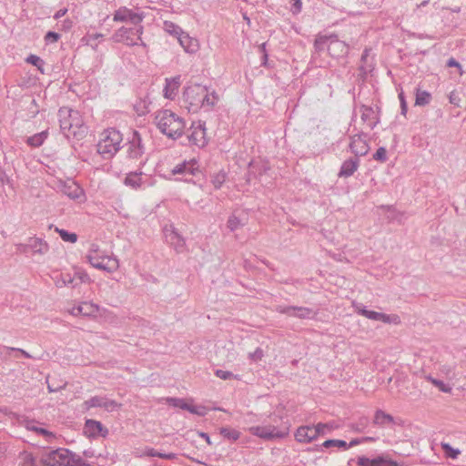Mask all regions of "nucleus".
<instances>
[{
	"mask_svg": "<svg viewBox=\"0 0 466 466\" xmlns=\"http://www.w3.org/2000/svg\"><path fill=\"white\" fill-rule=\"evenodd\" d=\"M183 102L188 112L197 113L200 109L210 111L218 102V96L207 86L187 84L184 88Z\"/></svg>",
	"mask_w": 466,
	"mask_h": 466,
	"instance_id": "nucleus-1",
	"label": "nucleus"
},
{
	"mask_svg": "<svg viewBox=\"0 0 466 466\" xmlns=\"http://www.w3.org/2000/svg\"><path fill=\"white\" fill-rule=\"evenodd\" d=\"M155 123L163 135L172 139L180 137L186 128L185 119L168 109L157 111Z\"/></svg>",
	"mask_w": 466,
	"mask_h": 466,
	"instance_id": "nucleus-2",
	"label": "nucleus"
},
{
	"mask_svg": "<svg viewBox=\"0 0 466 466\" xmlns=\"http://www.w3.org/2000/svg\"><path fill=\"white\" fill-rule=\"evenodd\" d=\"M60 128L66 137H82L86 132L80 113L70 107L63 106L58 110Z\"/></svg>",
	"mask_w": 466,
	"mask_h": 466,
	"instance_id": "nucleus-3",
	"label": "nucleus"
},
{
	"mask_svg": "<svg viewBox=\"0 0 466 466\" xmlns=\"http://www.w3.org/2000/svg\"><path fill=\"white\" fill-rule=\"evenodd\" d=\"M86 258L92 267L107 273H113L119 268L118 259L115 256L110 255L107 251L102 249L96 243H91L89 245Z\"/></svg>",
	"mask_w": 466,
	"mask_h": 466,
	"instance_id": "nucleus-4",
	"label": "nucleus"
},
{
	"mask_svg": "<svg viewBox=\"0 0 466 466\" xmlns=\"http://www.w3.org/2000/svg\"><path fill=\"white\" fill-rule=\"evenodd\" d=\"M123 136L116 128L104 130L97 143V152L105 158L114 157L122 147Z\"/></svg>",
	"mask_w": 466,
	"mask_h": 466,
	"instance_id": "nucleus-5",
	"label": "nucleus"
},
{
	"mask_svg": "<svg viewBox=\"0 0 466 466\" xmlns=\"http://www.w3.org/2000/svg\"><path fill=\"white\" fill-rule=\"evenodd\" d=\"M144 33L143 25L133 27L121 26L113 35L112 38L116 43H123L127 46H141L146 47L147 45L142 40Z\"/></svg>",
	"mask_w": 466,
	"mask_h": 466,
	"instance_id": "nucleus-6",
	"label": "nucleus"
},
{
	"mask_svg": "<svg viewBox=\"0 0 466 466\" xmlns=\"http://www.w3.org/2000/svg\"><path fill=\"white\" fill-rule=\"evenodd\" d=\"M70 314L73 316H85V317H92V318H102L110 323L114 322L116 317L113 313L106 309L100 308L98 305L91 302V301H83L77 306L73 307L69 310Z\"/></svg>",
	"mask_w": 466,
	"mask_h": 466,
	"instance_id": "nucleus-7",
	"label": "nucleus"
},
{
	"mask_svg": "<svg viewBox=\"0 0 466 466\" xmlns=\"http://www.w3.org/2000/svg\"><path fill=\"white\" fill-rule=\"evenodd\" d=\"M353 307L357 314L371 320L393 325H399L401 322L400 316L397 314H385L382 312L370 310L360 303H354Z\"/></svg>",
	"mask_w": 466,
	"mask_h": 466,
	"instance_id": "nucleus-8",
	"label": "nucleus"
},
{
	"mask_svg": "<svg viewBox=\"0 0 466 466\" xmlns=\"http://www.w3.org/2000/svg\"><path fill=\"white\" fill-rule=\"evenodd\" d=\"M248 431L255 436L264 440H272L276 438H284L288 434V427H280L279 425H262L253 426Z\"/></svg>",
	"mask_w": 466,
	"mask_h": 466,
	"instance_id": "nucleus-9",
	"label": "nucleus"
},
{
	"mask_svg": "<svg viewBox=\"0 0 466 466\" xmlns=\"http://www.w3.org/2000/svg\"><path fill=\"white\" fill-rule=\"evenodd\" d=\"M145 18V14L143 12L137 13L134 12L132 9L127 6H121L117 10L115 11L113 15L114 22H129L134 26L142 25V21Z\"/></svg>",
	"mask_w": 466,
	"mask_h": 466,
	"instance_id": "nucleus-10",
	"label": "nucleus"
},
{
	"mask_svg": "<svg viewBox=\"0 0 466 466\" xmlns=\"http://www.w3.org/2000/svg\"><path fill=\"white\" fill-rule=\"evenodd\" d=\"M276 311L289 317L301 319H314L316 316V311L313 309L307 307L279 305L276 307Z\"/></svg>",
	"mask_w": 466,
	"mask_h": 466,
	"instance_id": "nucleus-11",
	"label": "nucleus"
},
{
	"mask_svg": "<svg viewBox=\"0 0 466 466\" xmlns=\"http://www.w3.org/2000/svg\"><path fill=\"white\" fill-rule=\"evenodd\" d=\"M127 156L129 158L140 159L145 153V147L142 143V137L137 131H133L127 143Z\"/></svg>",
	"mask_w": 466,
	"mask_h": 466,
	"instance_id": "nucleus-12",
	"label": "nucleus"
},
{
	"mask_svg": "<svg viewBox=\"0 0 466 466\" xmlns=\"http://www.w3.org/2000/svg\"><path fill=\"white\" fill-rule=\"evenodd\" d=\"M86 410L91 408H103L106 411H113L119 407V404L106 396H94L84 402Z\"/></svg>",
	"mask_w": 466,
	"mask_h": 466,
	"instance_id": "nucleus-13",
	"label": "nucleus"
},
{
	"mask_svg": "<svg viewBox=\"0 0 466 466\" xmlns=\"http://www.w3.org/2000/svg\"><path fill=\"white\" fill-rule=\"evenodd\" d=\"M351 152L356 156L355 157H363L367 155L370 147L367 140V135L361 133L351 137L350 143Z\"/></svg>",
	"mask_w": 466,
	"mask_h": 466,
	"instance_id": "nucleus-14",
	"label": "nucleus"
},
{
	"mask_svg": "<svg viewBox=\"0 0 466 466\" xmlns=\"http://www.w3.org/2000/svg\"><path fill=\"white\" fill-rule=\"evenodd\" d=\"M60 190L71 199L83 201L85 198L84 190L73 180L61 182Z\"/></svg>",
	"mask_w": 466,
	"mask_h": 466,
	"instance_id": "nucleus-15",
	"label": "nucleus"
},
{
	"mask_svg": "<svg viewBox=\"0 0 466 466\" xmlns=\"http://www.w3.org/2000/svg\"><path fill=\"white\" fill-rule=\"evenodd\" d=\"M31 250L34 254L44 255L48 251V245L46 241L39 238H31L27 244H20L19 250L26 252Z\"/></svg>",
	"mask_w": 466,
	"mask_h": 466,
	"instance_id": "nucleus-16",
	"label": "nucleus"
},
{
	"mask_svg": "<svg viewBox=\"0 0 466 466\" xmlns=\"http://www.w3.org/2000/svg\"><path fill=\"white\" fill-rule=\"evenodd\" d=\"M401 420L395 419L390 414L382 410H377L374 413L372 423L379 428L390 427L392 425H400Z\"/></svg>",
	"mask_w": 466,
	"mask_h": 466,
	"instance_id": "nucleus-17",
	"label": "nucleus"
},
{
	"mask_svg": "<svg viewBox=\"0 0 466 466\" xmlns=\"http://www.w3.org/2000/svg\"><path fill=\"white\" fill-rule=\"evenodd\" d=\"M188 140L198 147H202L207 144L204 124L199 122L197 125H192L190 134L188 135Z\"/></svg>",
	"mask_w": 466,
	"mask_h": 466,
	"instance_id": "nucleus-18",
	"label": "nucleus"
},
{
	"mask_svg": "<svg viewBox=\"0 0 466 466\" xmlns=\"http://www.w3.org/2000/svg\"><path fill=\"white\" fill-rule=\"evenodd\" d=\"M198 171V165L196 160L183 161L171 169V175H182L184 177L193 176Z\"/></svg>",
	"mask_w": 466,
	"mask_h": 466,
	"instance_id": "nucleus-19",
	"label": "nucleus"
},
{
	"mask_svg": "<svg viewBox=\"0 0 466 466\" xmlns=\"http://www.w3.org/2000/svg\"><path fill=\"white\" fill-rule=\"evenodd\" d=\"M167 403L174 407H178L182 410H188L192 414H197L199 416H204L206 414V408L203 406H196V405H190L187 403L182 399L177 398H168Z\"/></svg>",
	"mask_w": 466,
	"mask_h": 466,
	"instance_id": "nucleus-20",
	"label": "nucleus"
},
{
	"mask_svg": "<svg viewBox=\"0 0 466 466\" xmlns=\"http://www.w3.org/2000/svg\"><path fill=\"white\" fill-rule=\"evenodd\" d=\"M85 434L88 437H97L99 435L105 437L108 431L105 429L100 421L94 420H86L84 428Z\"/></svg>",
	"mask_w": 466,
	"mask_h": 466,
	"instance_id": "nucleus-21",
	"label": "nucleus"
},
{
	"mask_svg": "<svg viewBox=\"0 0 466 466\" xmlns=\"http://www.w3.org/2000/svg\"><path fill=\"white\" fill-rule=\"evenodd\" d=\"M180 84V76H177L171 78H166V85L163 89L164 96L170 100L175 99V97L177 95Z\"/></svg>",
	"mask_w": 466,
	"mask_h": 466,
	"instance_id": "nucleus-22",
	"label": "nucleus"
},
{
	"mask_svg": "<svg viewBox=\"0 0 466 466\" xmlns=\"http://www.w3.org/2000/svg\"><path fill=\"white\" fill-rule=\"evenodd\" d=\"M360 167L359 157H350L346 159L340 167L339 177H351Z\"/></svg>",
	"mask_w": 466,
	"mask_h": 466,
	"instance_id": "nucleus-23",
	"label": "nucleus"
},
{
	"mask_svg": "<svg viewBox=\"0 0 466 466\" xmlns=\"http://www.w3.org/2000/svg\"><path fill=\"white\" fill-rule=\"evenodd\" d=\"M296 440L299 442H310L317 439L316 430L313 426L299 427L295 434Z\"/></svg>",
	"mask_w": 466,
	"mask_h": 466,
	"instance_id": "nucleus-24",
	"label": "nucleus"
},
{
	"mask_svg": "<svg viewBox=\"0 0 466 466\" xmlns=\"http://www.w3.org/2000/svg\"><path fill=\"white\" fill-rule=\"evenodd\" d=\"M359 466H397L395 462L388 461L385 458L379 456L374 459H370L365 456L358 458Z\"/></svg>",
	"mask_w": 466,
	"mask_h": 466,
	"instance_id": "nucleus-25",
	"label": "nucleus"
},
{
	"mask_svg": "<svg viewBox=\"0 0 466 466\" xmlns=\"http://www.w3.org/2000/svg\"><path fill=\"white\" fill-rule=\"evenodd\" d=\"M178 43L185 50V52L188 54H194L198 49V40L189 36V35L184 32L178 38Z\"/></svg>",
	"mask_w": 466,
	"mask_h": 466,
	"instance_id": "nucleus-26",
	"label": "nucleus"
},
{
	"mask_svg": "<svg viewBox=\"0 0 466 466\" xmlns=\"http://www.w3.org/2000/svg\"><path fill=\"white\" fill-rule=\"evenodd\" d=\"M361 112V120L370 128L373 129L378 122L379 119L377 117V114L374 111V109L370 106H361L360 107Z\"/></svg>",
	"mask_w": 466,
	"mask_h": 466,
	"instance_id": "nucleus-27",
	"label": "nucleus"
},
{
	"mask_svg": "<svg viewBox=\"0 0 466 466\" xmlns=\"http://www.w3.org/2000/svg\"><path fill=\"white\" fill-rule=\"evenodd\" d=\"M328 51L332 56H342L349 51V46L343 41L332 38L329 41Z\"/></svg>",
	"mask_w": 466,
	"mask_h": 466,
	"instance_id": "nucleus-28",
	"label": "nucleus"
},
{
	"mask_svg": "<svg viewBox=\"0 0 466 466\" xmlns=\"http://www.w3.org/2000/svg\"><path fill=\"white\" fill-rule=\"evenodd\" d=\"M167 241L174 247L177 252H182L185 247L184 238L174 229L166 232Z\"/></svg>",
	"mask_w": 466,
	"mask_h": 466,
	"instance_id": "nucleus-29",
	"label": "nucleus"
},
{
	"mask_svg": "<svg viewBox=\"0 0 466 466\" xmlns=\"http://www.w3.org/2000/svg\"><path fill=\"white\" fill-rule=\"evenodd\" d=\"M142 174L143 173L141 171L129 172L124 179V184L127 187H129L133 189L140 188L142 186V178H141Z\"/></svg>",
	"mask_w": 466,
	"mask_h": 466,
	"instance_id": "nucleus-30",
	"label": "nucleus"
},
{
	"mask_svg": "<svg viewBox=\"0 0 466 466\" xmlns=\"http://www.w3.org/2000/svg\"><path fill=\"white\" fill-rule=\"evenodd\" d=\"M11 352H19L21 355L27 359L33 358L27 351L20 348L0 346V360H7Z\"/></svg>",
	"mask_w": 466,
	"mask_h": 466,
	"instance_id": "nucleus-31",
	"label": "nucleus"
},
{
	"mask_svg": "<svg viewBox=\"0 0 466 466\" xmlns=\"http://www.w3.org/2000/svg\"><path fill=\"white\" fill-rule=\"evenodd\" d=\"M48 137V131L44 130L40 133L35 134L26 139V143L33 147H38L44 144Z\"/></svg>",
	"mask_w": 466,
	"mask_h": 466,
	"instance_id": "nucleus-32",
	"label": "nucleus"
},
{
	"mask_svg": "<svg viewBox=\"0 0 466 466\" xmlns=\"http://www.w3.org/2000/svg\"><path fill=\"white\" fill-rule=\"evenodd\" d=\"M163 28L167 33L176 36L177 38H178L184 33L180 26L171 21H165Z\"/></svg>",
	"mask_w": 466,
	"mask_h": 466,
	"instance_id": "nucleus-33",
	"label": "nucleus"
},
{
	"mask_svg": "<svg viewBox=\"0 0 466 466\" xmlns=\"http://www.w3.org/2000/svg\"><path fill=\"white\" fill-rule=\"evenodd\" d=\"M431 95L428 91H421L420 89L416 92L415 105L426 106L431 102Z\"/></svg>",
	"mask_w": 466,
	"mask_h": 466,
	"instance_id": "nucleus-34",
	"label": "nucleus"
},
{
	"mask_svg": "<svg viewBox=\"0 0 466 466\" xmlns=\"http://www.w3.org/2000/svg\"><path fill=\"white\" fill-rule=\"evenodd\" d=\"M103 35L99 33L87 35L83 38L86 45L90 46L93 49H96L99 40L103 38Z\"/></svg>",
	"mask_w": 466,
	"mask_h": 466,
	"instance_id": "nucleus-35",
	"label": "nucleus"
},
{
	"mask_svg": "<svg viewBox=\"0 0 466 466\" xmlns=\"http://www.w3.org/2000/svg\"><path fill=\"white\" fill-rule=\"evenodd\" d=\"M378 440L377 437H361V438H355L352 439L349 443L346 442V450H349L350 448H352L356 445H360L365 442H373Z\"/></svg>",
	"mask_w": 466,
	"mask_h": 466,
	"instance_id": "nucleus-36",
	"label": "nucleus"
},
{
	"mask_svg": "<svg viewBox=\"0 0 466 466\" xmlns=\"http://www.w3.org/2000/svg\"><path fill=\"white\" fill-rule=\"evenodd\" d=\"M244 223L235 215H231L227 222V227L230 231H235L240 228Z\"/></svg>",
	"mask_w": 466,
	"mask_h": 466,
	"instance_id": "nucleus-37",
	"label": "nucleus"
},
{
	"mask_svg": "<svg viewBox=\"0 0 466 466\" xmlns=\"http://www.w3.org/2000/svg\"><path fill=\"white\" fill-rule=\"evenodd\" d=\"M219 432L224 438L230 441H237L240 437L239 431L229 428H221Z\"/></svg>",
	"mask_w": 466,
	"mask_h": 466,
	"instance_id": "nucleus-38",
	"label": "nucleus"
},
{
	"mask_svg": "<svg viewBox=\"0 0 466 466\" xmlns=\"http://www.w3.org/2000/svg\"><path fill=\"white\" fill-rule=\"evenodd\" d=\"M227 175L224 171H219L212 176L211 182L215 188H220L226 181Z\"/></svg>",
	"mask_w": 466,
	"mask_h": 466,
	"instance_id": "nucleus-39",
	"label": "nucleus"
},
{
	"mask_svg": "<svg viewBox=\"0 0 466 466\" xmlns=\"http://www.w3.org/2000/svg\"><path fill=\"white\" fill-rule=\"evenodd\" d=\"M441 445L442 450L444 451V452L446 453V455L449 458L456 459L459 456V454L461 453L460 450L452 448L447 442H441Z\"/></svg>",
	"mask_w": 466,
	"mask_h": 466,
	"instance_id": "nucleus-40",
	"label": "nucleus"
},
{
	"mask_svg": "<svg viewBox=\"0 0 466 466\" xmlns=\"http://www.w3.org/2000/svg\"><path fill=\"white\" fill-rule=\"evenodd\" d=\"M324 448L336 447L346 451V441L342 440H327L322 443Z\"/></svg>",
	"mask_w": 466,
	"mask_h": 466,
	"instance_id": "nucleus-41",
	"label": "nucleus"
},
{
	"mask_svg": "<svg viewBox=\"0 0 466 466\" xmlns=\"http://www.w3.org/2000/svg\"><path fill=\"white\" fill-rule=\"evenodd\" d=\"M61 238L66 242L75 243L77 240V236L75 233H70L65 229L56 228Z\"/></svg>",
	"mask_w": 466,
	"mask_h": 466,
	"instance_id": "nucleus-42",
	"label": "nucleus"
},
{
	"mask_svg": "<svg viewBox=\"0 0 466 466\" xmlns=\"http://www.w3.org/2000/svg\"><path fill=\"white\" fill-rule=\"evenodd\" d=\"M427 380L431 381L434 386H436L442 392H450L451 390V387L446 385L442 380L432 378L431 376H428Z\"/></svg>",
	"mask_w": 466,
	"mask_h": 466,
	"instance_id": "nucleus-43",
	"label": "nucleus"
},
{
	"mask_svg": "<svg viewBox=\"0 0 466 466\" xmlns=\"http://www.w3.org/2000/svg\"><path fill=\"white\" fill-rule=\"evenodd\" d=\"M21 466H36L34 457L31 453L24 452L20 455Z\"/></svg>",
	"mask_w": 466,
	"mask_h": 466,
	"instance_id": "nucleus-44",
	"label": "nucleus"
},
{
	"mask_svg": "<svg viewBox=\"0 0 466 466\" xmlns=\"http://www.w3.org/2000/svg\"><path fill=\"white\" fill-rule=\"evenodd\" d=\"M76 280L80 283H89L91 281L88 274L82 269H76L75 272Z\"/></svg>",
	"mask_w": 466,
	"mask_h": 466,
	"instance_id": "nucleus-45",
	"label": "nucleus"
},
{
	"mask_svg": "<svg viewBox=\"0 0 466 466\" xmlns=\"http://www.w3.org/2000/svg\"><path fill=\"white\" fill-rule=\"evenodd\" d=\"M313 427H314V430H316L317 438L320 435L328 434L332 431V427L329 426L328 424H324V423H318L317 425H315Z\"/></svg>",
	"mask_w": 466,
	"mask_h": 466,
	"instance_id": "nucleus-46",
	"label": "nucleus"
},
{
	"mask_svg": "<svg viewBox=\"0 0 466 466\" xmlns=\"http://www.w3.org/2000/svg\"><path fill=\"white\" fill-rule=\"evenodd\" d=\"M373 159L382 163L386 162L388 159L386 148L384 147H379L373 155Z\"/></svg>",
	"mask_w": 466,
	"mask_h": 466,
	"instance_id": "nucleus-47",
	"label": "nucleus"
},
{
	"mask_svg": "<svg viewBox=\"0 0 466 466\" xmlns=\"http://www.w3.org/2000/svg\"><path fill=\"white\" fill-rule=\"evenodd\" d=\"M215 375L223 380H231V379H237L238 376L233 374L231 371H228V370H217L215 371Z\"/></svg>",
	"mask_w": 466,
	"mask_h": 466,
	"instance_id": "nucleus-48",
	"label": "nucleus"
},
{
	"mask_svg": "<svg viewBox=\"0 0 466 466\" xmlns=\"http://www.w3.org/2000/svg\"><path fill=\"white\" fill-rule=\"evenodd\" d=\"M26 61L37 67H39L40 66H42L44 64L43 60L35 56V55H30L27 58H26Z\"/></svg>",
	"mask_w": 466,
	"mask_h": 466,
	"instance_id": "nucleus-49",
	"label": "nucleus"
},
{
	"mask_svg": "<svg viewBox=\"0 0 466 466\" xmlns=\"http://www.w3.org/2000/svg\"><path fill=\"white\" fill-rule=\"evenodd\" d=\"M59 38H60L59 34H57L56 32H52V31L47 32L45 36V40L46 42H50V43H56L58 41Z\"/></svg>",
	"mask_w": 466,
	"mask_h": 466,
	"instance_id": "nucleus-50",
	"label": "nucleus"
},
{
	"mask_svg": "<svg viewBox=\"0 0 466 466\" xmlns=\"http://www.w3.org/2000/svg\"><path fill=\"white\" fill-rule=\"evenodd\" d=\"M65 279L66 286H71L72 288H76L78 285V282L76 280V277L71 276L69 273H65Z\"/></svg>",
	"mask_w": 466,
	"mask_h": 466,
	"instance_id": "nucleus-51",
	"label": "nucleus"
},
{
	"mask_svg": "<svg viewBox=\"0 0 466 466\" xmlns=\"http://www.w3.org/2000/svg\"><path fill=\"white\" fill-rule=\"evenodd\" d=\"M263 357V350L258 348L254 352L249 353V359L253 361L260 360Z\"/></svg>",
	"mask_w": 466,
	"mask_h": 466,
	"instance_id": "nucleus-52",
	"label": "nucleus"
},
{
	"mask_svg": "<svg viewBox=\"0 0 466 466\" xmlns=\"http://www.w3.org/2000/svg\"><path fill=\"white\" fill-rule=\"evenodd\" d=\"M301 8H302V2L300 0H294V3L292 5V6H291L290 11L294 15H297V14H299L301 11Z\"/></svg>",
	"mask_w": 466,
	"mask_h": 466,
	"instance_id": "nucleus-53",
	"label": "nucleus"
},
{
	"mask_svg": "<svg viewBox=\"0 0 466 466\" xmlns=\"http://www.w3.org/2000/svg\"><path fill=\"white\" fill-rule=\"evenodd\" d=\"M64 275V273H61L59 276L56 278L55 284L57 288H63L66 286Z\"/></svg>",
	"mask_w": 466,
	"mask_h": 466,
	"instance_id": "nucleus-54",
	"label": "nucleus"
},
{
	"mask_svg": "<svg viewBox=\"0 0 466 466\" xmlns=\"http://www.w3.org/2000/svg\"><path fill=\"white\" fill-rule=\"evenodd\" d=\"M66 386V383L64 382L63 384L61 385H57V386H54L53 384H50L48 381H47V389H48V391L49 392H57L59 391L60 390H63L65 389Z\"/></svg>",
	"mask_w": 466,
	"mask_h": 466,
	"instance_id": "nucleus-55",
	"label": "nucleus"
},
{
	"mask_svg": "<svg viewBox=\"0 0 466 466\" xmlns=\"http://www.w3.org/2000/svg\"><path fill=\"white\" fill-rule=\"evenodd\" d=\"M399 98L400 101L401 114L405 115L408 110V107L402 92L399 94Z\"/></svg>",
	"mask_w": 466,
	"mask_h": 466,
	"instance_id": "nucleus-56",
	"label": "nucleus"
},
{
	"mask_svg": "<svg viewBox=\"0 0 466 466\" xmlns=\"http://www.w3.org/2000/svg\"><path fill=\"white\" fill-rule=\"evenodd\" d=\"M27 428L30 429V430H33V431H35L36 432H39L42 435L53 437V434L51 432H49L48 431H46V429L37 428V427H30V426H27Z\"/></svg>",
	"mask_w": 466,
	"mask_h": 466,
	"instance_id": "nucleus-57",
	"label": "nucleus"
},
{
	"mask_svg": "<svg viewBox=\"0 0 466 466\" xmlns=\"http://www.w3.org/2000/svg\"><path fill=\"white\" fill-rule=\"evenodd\" d=\"M73 26V22L70 19H66L62 22V27L65 30H70Z\"/></svg>",
	"mask_w": 466,
	"mask_h": 466,
	"instance_id": "nucleus-58",
	"label": "nucleus"
},
{
	"mask_svg": "<svg viewBox=\"0 0 466 466\" xmlns=\"http://www.w3.org/2000/svg\"><path fill=\"white\" fill-rule=\"evenodd\" d=\"M447 66L450 67H458L460 69L461 68L460 63L457 62L454 58H450L447 62Z\"/></svg>",
	"mask_w": 466,
	"mask_h": 466,
	"instance_id": "nucleus-59",
	"label": "nucleus"
},
{
	"mask_svg": "<svg viewBox=\"0 0 466 466\" xmlns=\"http://www.w3.org/2000/svg\"><path fill=\"white\" fill-rule=\"evenodd\" d=\"M66 12H67V9H66V8H62V9L58 10V11L55 14L54 18H55V19H59V18H61L62 16H64V15L66 14Z\"/></svg>",
	"mask_w": 466,
	"mask_h": 466,
	"instance_id": "nucleus-60",
	"label": "nucleus"
},
{
	"mask_svg": "<svg viewBox=\"0 0 466 466\" xmlns=\"http://www.w3.org/2000/svg\"><path fill=\"white\" fill-rule=\"evenodd\" d=\"M145 453L149 456V457H157L158 455V451H157L156 450L152 449V448H148L145 451Z\"/></svg>",
	"mask_w": 466,
	"mask_h": 466,
	"instance_id": "nucleus-61",
	"label": "nucleus"
},
{
	"mask_svg": "<svg viewBox=\"0 0 466 466\" xmlns=\"http://www.w3.org/2000/svg\"><path fill=\"white\" fill-rule=\"evenodd\" d=\"M7 178L5 172L0 167V181L4 183L5 179Z\"/></svg>",
	"mask_w": 466,
	"mask_h": 466,
	"instance_id": "nucleus-62",
	"label": "nucleus"
},
{
	"mask_svg": "<svg viewBox=\"0 0 466 466\" xmlns=\"http://www.w3.org/2000/svg\"><path fill=\"white\" fill-rule=\"evenodd\" d=\"M199 436H200L201 438H203V439H204V440H205L208 444H210V443H211V442H210L209 436H208V433L200 432V433H199Z\"/></svg>",
	"mask_w": 466,
	"mask_h": 466,
	"instance_id": "nucleus-63",
	"label": "nucleus"
},
{
	"mask_svg": "<svg viewBox=\"0 0 466 466\" xmlns=\"http://www.w3.org/2000/svg\"><path fill=\"white\" fill-rule=\"evenodd\" d=\"M175 458H176L175 453H167L166 456H164V459H167V460H173Z\"/></svg>",
	"mask_w": 466,
	"mask_h": 466,
	"instance_id": "nucleus-64",
	"label": "nucleus"
}]
</instances>
